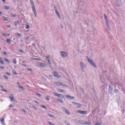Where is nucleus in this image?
Returning a JSON list of instances; mask_svg holds the SVG:
<instances>
[{
	"mask_svg": "<svg viewBox=\"0 0 125 125\" xmlns=\"http://www.w3.org/2000/svg\"><path fill=\"white\" fill-rule=\"evenodd\" d=\"M53 75L54 77H55V78H59V75H58V73L56 71H54L53 72Z\"/></svg>",
	"mask_w": 125,
	"mask_h": 125,
	"instance_id": "nucleus-14",
	"label": "nucleus"
},
{
	"mask_svg": "<svg viewBox=\"0 0 125 125\" xmlns=\"http://www.w3.org/2000/svg\"><path fill=\"white\" fill-rule=\"evenodd\" d=\"M10 15H11V17H16V14L13 15V14H12V13H11L10 14Z\"/></svg>",
	"mask_w": 125,
	"mask_h": 125,
	"instance_id": "nucleus-33",
	"label": "nucleus"
},
{
	"mask_svg": "<svg viewBox=\"0 0 125 125\" xmlns=\"http://www.w3.org/2000/svg\"><path fill=\"white\" fill-rule=\"evenodd\" d=\"M115 85H121V83H120V82L116 83H115Z\"/></svg>",
	"mask_w": 125,
	"mask_h": 125,
	"instance_id": "nucleus-32",
	"label": "nucleus"
},
{
	"mask_svg": "<svg viewBox=\"0 0 125 125\" xmlns=\"http://www.w3.org/2000/svg\"><path fill=\"white\" fill-rule=\"evenodd\" d=\"M4 61H5V62H7V63H9V60H8V59L6 58H4Z\"/></svg>",
	"mask_w": 125,
	"mask_h": 125,
	"instance_id": "nucleus-30",
	"label": "nucleus"
},
{
	"mask_svg": "<svg viewBox=\"0 0 125 125\" xmlns=\"http://www.w3.org/2000/svg\"><path fill=\"white\" fill-rule=\"evenodd\" d=\"M60 54L61 56L62 57V58H65V57H67V52L61 51L60 52Z\"/></svg>",
	"mask_w": 125,
	"mask_h": 125,
	"instance_id": "nucleus-4",
	"label": "nucleus"
},
{
	"mask_svg": "<svg viewBox=\"0 0 125 125\" xmlns=\"http://www.w3.org/2000/svg\"><path fill=\"white\" fill-rule=\"evenodd\" d=\"M9 108H11V107H13V105H10L9 106Z\"/></svg>",
	"mask_w": 125,
	"mask_h": 125,
	"instance_id": "nucleus-62",
	"label": "nucleus"
},
{
	"mask_svg": "<svg viewBox=\"0 0 125 125\" xmlns=\"http://www.w3.org/2000/svg\"><path fill=\"white\" fill-rule=\"evenodd\" d=\"M20 46H21V47H22V46H23V44H21L20 45Z\"/></svg>",
	"mask_w": 125,
	"mask_h": 125,
	"instance_id": "nucleus-64",
	"label": "nucleus"
},
{
	"mask_svg": "<svg viewBox=\"0 0 125 125\" xmlns=\"http://www.w3.org/2000/svg\"><path fill=\"white\" fill-rule=\"evenodd\" d=\"M0 69L1 70H4V66H0Z\"/></svg>",
	"mask_w": 125,
	"mask_h": 125,
	"instance_id": "nucleus-43",
	"label": "nucleus"
},
{
	"mask_svg": "<svg viewBox=\"0 0 125 125\" xmlns=\"http://www.w3.org/2000/svg\"><path fill=\"white\" fill-rule=\"evenodd\" d=\"M19 52H21V53H23V52H24V51H23L22 49H19Z\"/></svg>",
	"mask_w": 125,
	"mask_h": 125,
	"instance_id": "nucleus-41",
	"label": "nucleus"
},
{
	"mask_svg": "<svg viewBox=\"0 0 125 125\" xmlns=\"http://www.w3.org/2000/svg\"><path fill=\"white\" fill-rule=\"evenodd\" d=\"M86 59L88 61V62H89L90 65H92V66H93L94 68H97V66H96V65L95 64V62L92 61V59H90L88 58V57H86Z\"/></svg>",
	"mask_w": 125,
	"mask_h": 125,
	"instance_id": "nucleus-2",
	"label": "nucleus"
},
{
	"mask_svg": "<svg viewBox=\"0 0 125 125\" xmlns=\"http://www.w3.org/2000/svg\"><path fill=\"white\" fill-rule=\"evenodd\" d=\"M57 101L61 103H64V101H63L62 100L57 99Z\"/></svg>",
	"mask_w": 125,
	"mask_h": 125,
	"instance_id": "nucleus-28",
	"label": "nucleus"
},
{
	"mask_svg": "<svg viewBox=\"0 0 125 125\" xmlns=\"http://www.w3.org/2000/svg\"><path fill=\"white\" fill-rule=\"evenodd\" d=\"M104 17L105 20V23L107 26V28L110 29V25H109V20L108 19V17L105 14H104Z\"/></svg>",
	"mask_w": 125,
	"mask_h": 125,
	"instance_id": "nucleus-3",
	"label": "nucleus"
},
{
	"mask_svg": "<svg viewBox=\"0 0 125 125\" xmlns=\"http://www.w3.org/2000/svg\"><path fill=\"white\" fill-rule=\"evenodd\" d=\"M39 65L40 66V67H43V68L46 67V64L43 62H39Z\"/></svg>",
	"mask_w": 125,
	"mask_h": 125,
	"instance_id": "nucleus-12",
	"label": "nucleus"
},
{
	"mask_svg": "<svg viewBox=\"0 0 125 125\" xmlns=\"http://www.w3.org/2000/svg\"><path fill=\"white\" fill-rule=\"evenodd\" d=\"M55 13L57 14V16L60 19H61V16H60V14H59V12H58V11H57V9H55Z\"/></svg>",
	"mask_w": 125,
	"mask_h": 125,
	"instance_id": "nucleus-15",
	"label": "nucleus"
},
{
	"mask_svg": "<svg viewBox=\"0 0 125 125\" xmlns=\"http://www.w3.org/2000/svg\"><path fill=\"white\" fill-rule=\"evenodd\" d=\"M4 78L6 80H8V77L7 76H4Z\"/></svg>",
	"mask_w": 125,
	"mask_h": 125,
	"instance_id": "nucleus-50",
	"label": "nucleus"
},
{
	"mask_svg": "<svg viewBox=\"0 0 125 125\" xmlns=\"http://www.w3.org/2000/svg\"><path fill=\"white\" fill-rule=\"evenodd\" d=\"M4 9H6V10H8L9 9V6L5 5L4 6Z\"/></svg>",
	"mask_w": 125,
	"mask_h": 125,
	"instance_id": "nucleus-24",
	"label": "nucleus"
},
{
	"mask_svg": "<svg viewBox=\"0 0 125 125\" xmlns=\"http://www.w3.org/2000/svg\"><path fill=\"white\" fill-rule=\"evenodd\" d=\"M35 103H36V104H40V103L37 101H34Z\"/></svg>",
	"mask_w": 125,
	"mask_h": 125,
	"instance_id": "nucleus-51",
	"label": "nucleus"
},
{
	"mask_svg": "<svg viewBox=\"0 0 125 125\" xmlns=\"http://www.w3.org/2000/svg\"><path fill=\"white\" fill-rule=\"evenodd\" d=\"M22 65L24 66V67H27V65L24 64H22Z\"/></svg>",
	"mask_w": 125,
	"mask_h": 125,
	"instance_id": "nucleus-59",
	"label": "nucleus"
},
{
	"mask_svg": "<svg viewBox=\"0 0 125 125\" xmlns=\"http://www.w3.org/2000/svg\"><path fill=\"white\" fill-rule=\"evenodd\" d=\"M61 82H56L55 83V84H56V85H57V86H61Z\"/></svg>",
	"mask_w": 125,
	"mask_h": 125,
	"instance_id": "nucleus-18",
	"label": "nucleus"
},
{
	"mask_svg": "<svg viewBox=\"0 0 125 125\" xmlns=\"http://www.w3.org/2000/svg\"><path fill=\"white\" fill-rule=\"evenodd\" d=\"M48 125H55L54 124L51 123L50 122H48Z\"/></svg>",
	"mask_w": 125,
	"mask_h": 125,
	"instance_id": "nucleus-42",
	"label": "nucleus"
},
{
	"mask_svg": "<svg viewBox=\"0 0 125 125\" xmlns=\"http://www.w3.org/2000/svg\"><path fill=\"white\" fill-rule=\"evenodd\" d=\"M33 60H37L38 61H41V58H34Z\"/></svg>",
	"mask_w": 125,
	"mask_h": 125,
	"instance_id": "nucleus-35",
	"label": "nucleus"
},
{
	"mask_svg": "<svg viewBox=\"0 0 125 125\" xmlns=\"http://www.w3.org/2000/svg\"><path fill=\"white\" fill-rule=\"evenodd\" d=\"M14 75H17V73L16 72V71L14 72L13 73Z\"/></svg>",
	"mask_w": 125,
	"mask_h": 125,
	"instance_id": "nucleus-56",
	"label": "nucleus"
},
{
	"mask_svg": "<svg viewBox=\"0 0 125 125\" xmlns=\"http://www.w3.org/2000/svg\"><path fill=\"white\" fill-rule=\"evenodd\" d=\"M50 59V57L49 56H48L46 57V61H48L49 65L51 64V62H50V60H49Z\"/></svg>",
	"mask_w": 125,
	"mask_h": 125,
	"instance_id": "nucleus-17",
	"label": "nucleus"
},
{
	"mask_svg": "<svg viewBox=\"0 0 125 125\" xmlns=\"http://www.w3.org/2000/svg\"><path fill=\"white\" fill-rule=\"evenodd\" d=\"M32 108H33V109H35V110H38V108L36 107L35 106H32Z\"/></svg>",
	"mask_w": 125,
	"mask_h": 125,
	"instance_id": "nucleus-49",
	"label": "nucleus"
},
{
	"mask_svg": "<svg viewBox=\"0 0 125 125\" xmlns=\"http://www.w3.org/2000/svg\"><path fill=\"white\" fill-rule=\"evenodd\" d=\"M0 63H1V64H4V62L2 60H0Z\"/></svg>",
	"mask_w": 125,
	"mask_h": 125,
	"instance_id": "nucleus-47",
	"label": "nucleus"
},
{
	"mask_svg": "<svg viewBox=\"0 0 125 125\" xmlns=\"http://www.w3.org/2000/svg\"><path fill=\"white\" fill-rule=\"evenodd\" d=\"M57 91H59V92H60L61 93H63V92H64V90H62L61 89H58Z\"/></svg>",
	"mask_w": 125,
	"mask_h": 125,
	"instance_id": "nucleus-22",
	"label": "nucleus"
},
{
	"mask_svg": "<svg viewBox=\"0 0 125 125\" xmlns=\"http://www.w3.org/2000/svg\"><path fill=\"white\" fill-rule=\"evenodd\" d=\"M115 5L116 6H121L122 5V1L121 0H117L115 2Z\"/></svg>",
	"mask_w": 125,
	"mask_h": 125,
	"instance_id": "nucleus-5",
	"label": "nucleus"
},
{
	"mask_svg": "<svg viewBox=\"0 0 125 125\" xmlns=\"http://www.w3.org/2000/svg\"><path fill=\"white\" fill-rule=\"evenodd\" d=\"M3 21H8V18H6L5 17H3Z\"/></svg>",
	"mask_w": 125,
	"mask_h": 125,
	"instance_id": "nucleus-26",
	"label": "nucleus"
},
{
	"mask_svg": "<svg viewBox=\"0 0 125 125\" xmlns=\"http://www.w3.org/2000/svg\"><path fill=\"white\" fill-rule=\"evenodd\" d=\"M13 62L14 64H16V63H17V62H16V59L13 60Z\"/></svg>",
	"mask_w": 125,
	"mask_h": 125,
	"instance_id": "nucleus-45",
	"label": "nucleus"
},
{
	"mask_svg": "<svg viewBox=\"0 0 125 125\" xmlns=\"http://www.w3.org/2000/svg\"><path fill=\"white\" fill-rule=\"evenodd\" d=\"M3 36H4V37L7 36L6 34H5V33H3Z\"/></svg>",
	"mask_w": 125,
	"mask_h": 125,
	"instance_id": "nucleus-58",
	"label": "nucleus"
},
{
	"mask_svg": "<svg viewBox=\"0 0 125 125\" xmlns=\"http://www.w3.org/2000/svg\"><path fill=\"white\" fill-rule=\"evenodd\" d=\"M6 75H7L8 76H10V74H9V73L8 72L6 73Z\"/></svg>",
	"mask_w": 125,
	"mask_h": 125,
	"instance_id": "nucleus-55",
	"label": "nucleus"
},
{
	"mask_svg": "<svg viewBox=\"0 0 125 125\" xmlns=\"http://www.w3.org/2000/svg\"><path fill=\"white\" fill-rule=\"evenodd\" d=\"M53 93L54 95H55V96H56L57 97H62V98H63V97H64L62 94H57L56 93V92H53Z\"/></svg>",
	"mask_w": 125,
	"mask_h": 125,
	"instance_id": "nucleus-7",
	"label": "nucleus"
},
{
	"mask_svg": "<svg viewBox=\"0 0 125 125\" xmlns=\"http://www.w3.org/2000/svg\"><path fill=\"white\" fill-rule=\"evenodd\" d=\"M3 54H4V55H6V54H7V52H3Z\"/></svg>",
	"mask_w": 125,
	"mask_h": 125,
	"instance_id": "nucleus-52",
	"label": "nucleus"
},
{
	"mask_svg": "<svg viewBox=\"0 0 125 125\" xmlns=\"http://www.w3.org/2000/svg\"><path fill=\"white\" fill-rule=\"evenodd\" d=\"M62 86H63V87H67V85L64 83H61Z\"/></svg>",
	"mask_w": 125,
	"mask_h": 125,
	"instance_id": "nucleus-23",
	"label": "nucleus"
},
{
	"mask_svg": "<svg viewBox=\"0 0 125 125\" xmlns=\"http://www.w3.org/2000/svg\"><path fill=\"white\" fill-rule=\"evenodd\" d=\"M80 66L83 72V68H86V65H85V64H83V62H80Z\"/></svg>",
	"mask_w": 125,
	"mask_h": 125,
	"instance_id": "nucleus-6",
	"label": "nucleus"
},
{
	"mask_svg": "<svg viewBox=\"0 0 125 125\" xmlns=\"http://www.w3.org/2000/svg\"><path fill=\"white\" fill-rule=\"evenodd\" d=\"M30 3L31 4L32 7H35V4H34V1H33V0H30Z\"/></svg>",
	"mask_w": 125,
	"mask_h": 125,
	"instance_id": "nucleus-21",
	"label": "nucleus"
},
{
	"mask_svg": "<svg viewBox=\"0 0 125 125\" xmlns=\"http://www.w3.org/2000/svg\"><path fill=\"white\" fill-rule=\"evenodd\" d=\"M102 124V122L100 123H96L95 125H101V124Z\"/></svg>",
	"mask_w": 125,
	"mask_h": 125,
	"instance_id": "nucleus-44",
	"label": "nucleus"
},
{
	"mask_svg": "<svg viewBox=\"0 0 125 125\" xmlns=\"http://www.w3.org/2000/svg\"><path fill=\"white\" fill-rule=\"evenodd\" d=\"M72 104H75V105H78L77 108H81L82 107V104L80 103H76V102H72Z\"/></svg>",
	"mask_w": 125,
	"mask_h": 125,
	"instance_id": "nucleus-11",
	"label": "nucleus"
},
{
	"mask_svg": "<svg viewBox=\"0 0 125 125\" xmlns=\"http://www.w3.org/2000/svg\"><path fill=\"white\" fill-rule=\"evenodd\" d=\"M36 95L38 96V97H41L42 96V95L41 94L36 93Z\"/></svg>",
	"mask_w": 125,
	"mask_h": 125,
	"instance_id": "nucleus-46",
	"label": "nucleus"
},
{
	"mask_svg": "<svg viewBox=\"0 0 125 125\" xmlns=\"http://www.w3.org/2000/svg\"><path fill=\"white\" fill-rule=\"evenodd\" d=\"M1 124L3 125H6L5 124H4V118H2V119L0 120Z\"/></svg>",
	"mask_w": 125,
	"mask_h": 125,
	"instance_id": "nucleus-19",
	"label": "nucleus"
},
{
	"mask_svg": "<svg viewBox=\"0 0 125 125\" xmlns=\"http://www.w3.org/2000/svg\"><path fill=\"white\" fill-rule=\"evenodd\" d=\"M108 92L110 94H111V96L114 95L115 93H120V92L118 90V89H113L112 86L110 85L108 87Z\"/></svg>",
	"mask_w": 125,
	"mask_h": 125,
	"instance_id": "nucleus-1",
	"label": "nucleus"
},
{
	"mask_svg": "<svg viewBox=\"0 0 125 125\" xmlns=\"http://www.w3.org/2000/svg\"><path fill=\"white\" fill-rule=\"evenodd\" d=\"M13 111L14 112H16V111H17V109H13Z\"/></svg>",
	"mask_w": 125,
	"mask_h": 125,
	"instance_id": "nucleus-54",
	"label": "nucleus"
},
{
	"mask_svg": "<svg viewBox=\"0 0 125 125\" xmlns=\"http://www.w3.org/2000/svg\"><path fill=\"white\" fill-rule=\"evenodd\" d=\"M62 110L65 114H66V115H71V113H70L66 108L62 107Z\"/></svg>",
	"mask_w": 125,
	"mask_h": 125,
	"instance_id": "nucleus-8",
	"label": "nucleus"
},
{
	"mask_svg": "<svg viewBox=\"0 0 125 125\" xmlns=\"http://www.w3.org/2000/svg\"><path fill=\"white\" fill-rule=\"evenodd\" d=\"M16 36H18V37H21V34H20V33H16Z\"/></svg>",
	"mask_w": 125,
	"mask_h": 125,
	"instance_id": "nucleus-38",
	"label": "nucleus"
},
{
	"mask_svg": "<svg viewBox=\"0 0 125 125\" xmlns=\"http://www.w3.org/2000/svg\"><path fill=\"white\" fill-rule=\"evenodd\" d=\"M32 8L33 12L35 15V17H37V11L36 10V8H35V7H32Z\"/></svg>",
	"mask_w": 125,
	"mask_h": 125,
	"instance_id": "nucleus-10",
	"label": "nucleus"
},
{
	"mask_svg": "<svg viewBox=\"0 0 125 125\" xmlns=\"http://www.w3.org/2000/svg\"><path fill=\"white\" fill-rule=\"evenodd\" d=\"M9 98L11 100V102H16L17 100L13 97V96H9Z\"/></svg>",
	"mask_w": 125,
	"mask_h": 125,
	"instance_id": "nucleus-13",
	"label": "nucleus"
},
{
	"mask_svg": "<svg viewBox=\"0 0 125 125\" xmlns=\"http://www.w3.org/2000/svg\"><path fill=\"white\" fill-rule=\"evenodd\" d=\"M6 42L7 43H8V44H10V43H11V40L10 39H7Z\"/></svg>",
	"mask_w": 125,
	"mask_h": 125,
	"instance_id": "nucleus-20",
	"label": "nucleus"
},
{
	"mask_svg": "<svg viewBox=\"0 0 125 125\" xmlns=\"http://www.w3.org/2000/svg\"><path fill=\"white\" fill-rule=\"evenodd\" d=\"M49 97H50V96H47V97L46 98V100L47 101H49Z\"/></svg>",
	"mask_w": 125,
	"mask_h": 125,
	"instance_id": "nucleus-36",
	"label": "nucleus"
},
{
	"mask_svg": "<svg viewBox=\"0 0 125 125\" xmlns=\"http://www.w3.org/2000/svg\"><path fill=\"white\" fill-rule=\"evenodd\" d=\"M66 98L67 99H75V97H73L71 95H66Z\"/></svg>",
	"mask_w": 125,
	"mask_h": 125,
	"instance_id": "nucleus-16",
	"label": "nucleus"
},
{
	"mask_svg": "<svg viewBox=\"0 0 125 125\" xmlns=\"http://www.w3.org/2000/svg\"><path fill=\"white\" fill-rule=\"evenodd\" d=\"M18 24H19V21H15V26L16 27L17 26V25H18Z\"/></svg>",
	"mask_w": 125,
	"mask_h": 125,
	"instance_id": "nucleus-29",
	"label": "nucleus"
},
{
	"mask_svg": "<svg viewBox=\"0 0 125 125\" xmlns=\"http://www.w3.org/2000/svg\"><path fill=\"white\" fill-rule=\"evenodd\" d=\"M81 123V125H85V121H82Z\"/></svg>",
	"mask_w": 125,
	"mask_h": 125,
	"instance_id": "nucleus-34",
	"label": "nucleus"
},
{
	"mask_svg": "<svg viewBox=\"0 0 125 125\" xmlns=\"http://www.w3.org/2000/svg\"><path fill=\"white\" fill-rule=\"evenodd\" d=\"M6 36H7V37H9V36H10V34H7Z\"/></svg>",
	"mask_w": 125,
	"mask_h": 125,
	"instance_id": "nucleus-63",
	"label": "nucleus"
},
{
	"mask_svg": "<svg viewBox=\"0 0 125 125\" xmlns=\"http://www.w3.org/2000/svg\"><path fill=\"white\" fill-rule=\"evenodd\" d=\"M101 80L103 83H104V81H105V79L103 78V76H101Z\"/></svg>",
	"mask_w": 125,
	"mask_h": 125,
	"instance_id": "nucleus-27",
	"label": "nucleus"
},
{
	"mask_svg": "<svg viewBox=\"0 0 125 125\" xmlns=\"http://www.w3.org/2000/svg\"><path fill=\"white\" fill-rule=\"evenodd\" d=\"M85 125H91V123L85 121Z\"/></svg>",
	"mask_w": 125,
	"mask_h": 125,
	"instance_id": "nucleus-37",
	"label": "nucleus"
},
{
	"mask_svg": "<svg viewBox=\"0 0 125 125\" xmlns=\"http://www.w3.org/2000/svg\"><path fill=\"white\" fill-rule=\"evenodd\" d=\"M2 91H4L5 92H7V91L5 89H3Z\"/></svg>",
	"mask_w": 125,
	"mask_h": 125,
	"instance_id": "nucleus-60",
	"label": "nucleus"
},
{
	"mask_svg": "<svg viewBox=\"0 0 125 125\" xmlns=\"http://www.w3.org/2000/svg\"><path fill=\"white\" fill-rule=\"evenodd\" d=\"M77 113H79L82 115H84V114H86V113H87V111L84 110H78Z\"/></svg>",
	"mask_w": 125,
	"mask_h": 125,
	"instance_id": "nucleus-9",
	"label": "nucleus"
},
{
	"mask_svg": "<svg viewBox=\"0 0 125 125\" xmlns=\"http://www.w3.org/2000/svg\"><path fill=\"white\" fill-rule=\"evenodd\" d=\"M25 29H29L30 28V25L26 24V25Z\"/></svg>",
	"mask_w": 125,
	"mask_h": 125,
	"instance_id": "nucleus-40",
	"label": "nucleus"
},
{
	"mask_svg": "<svg viewBox=\"0 0 125 125\" xmlns=\"http://www.w3.org/2000/svg\"><path fill=\"white\" fill-rule=\"evenodd\" d=\"M41 107H42V108H43V109H46V106H45V105H41Z\"/></svg>",
	"mask_w": 125,
	"mask_h": 125,
	"instance_id": "nucleus-31",
	"label": "nucleus"
},
{
	"mask_svg": "<svg viewBox=\"0 0 125 125\" xmlns=\"http://www.w3.org/2000/svg\"><path fill=\"white\" fill-rule=\"evenodd\" d=\"M48 117H50V118H55L54 115L48 114Z\"/></svg>",
	"mask_w": 125,
	"mask_h": 125,
	"instance_id": "nucleus-25",
	"label": "nucleus"
},
{
	"mask_svg": "<svg viewBox=\"0 0 125 125\" xmlns=\"http://www.w3.org/2000/svg\"><path fill=\"white\" fill-rule=\"evenodd\" d=\"M0 87H1V88H3V85H0Z\"/></svg>",
	"mask_w": 125,
	"mask_h": 125,
	"instance_id": "nucleus-57",
	"label": "nucleus"
},
{
	"mask_svg": "<svg viewBox=\"0 0 125 125\" xmlns=\"http://www.w3.org/2000/svg\"><path fill=\"white\" fill-rule=\"evenodd\" d=\"M22 111H23V112H24V113L25 114H26V113H27V111H26L25 110L22 109Z\"/></svg>",
	"mask_w": 125,
	"mask_h": 125,
	"instance_id": "nucleus-53",
	"label": "nucleus"
},
{
	"mask_svg": "<svg viewBox=\"0 0 125 125\" xmlns=\"http://www.w3.org/2000/svg\"><path fill=\"white\" fill-rule=\"evenodd\" d=\"M27 71H29V72H32V69L31 68H27Z\"/></svg>",
	"mask_w": 125,
	"mask_h": 125,
	"instance_id": "nucleus-48",
	"label": "nucleus"
},
{
	"mask_svg": "<svg viewBox=\"0 0 125 125\" xmlns=\"http://www.w3.org/2000/svg\"><path fill=\"white\" fill-rule=\"evenodd\" d=\"M7 28H10V25H7Z\"/></svg>",
	"mask_w": 125,
	"mask_h": 125,
	"instance_id": "nucleus-61",
	"label": "nucleus"
},
{
	"mask_svg": "<svg viewBox=\"0 0 125 125\" xmlns=\"http://www.w3.org/2000/svg\"><path fill=\"white\" fill-rule=\"evenodd\" d=\"M19 88H21V89H22V90L24 89V87H23V86H22L20 85H19Z\"/></svg>",
	"mask_w": 125,
	"mask_h": 125,
	"instance_id": "nucleus-39",
	"label": "nucleus"
}]
</instances>
